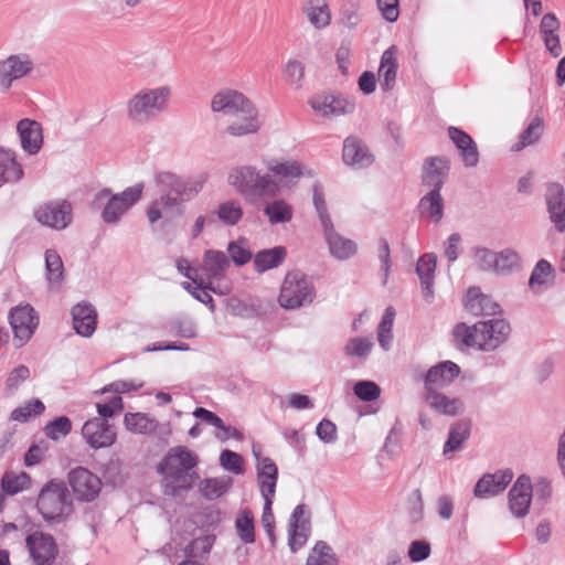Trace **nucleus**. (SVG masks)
I'll list each match as a JSON object with an SVG mask.
<instances>
[{
    "mask_svg": "<svg viewBox=\"0 0 565 565\" xmlns=\"http://www.w3.org/2000/svg\"><path fill=\"white\" fill-rule=\"evenodd\" d=\"M211 110L230 120L226 132L233 137L256 134L262 127L255 105L236 89L223 88L214 94Z\"/></svg>",
    "mask_w": 565,
    "mask_h": 565,
    "instance_id": "nucleus-1",
    "label": "nucleus"
},
{
    "mask_svg": "<svg viewBox=\"0 0 565 565\" xmlns=\"http://www.w3.org/2000/svg\"><path fill=\"white\" fill-rule=\"evenodd\" d=\"M171 97L168 85L143 87L126 102V118L135 126L151 124L168 110Z\"/></svg>",
    "mask_w": 565,
    "mask_h": 565,
    "instance_id": "nucleus-2",
    "label": "nucleus"
},
{
    "mask_svg": "<svg viewBox=\"0 0 565 565\" xmlns=\"http://www.w3.org/2000/svg\"><path fill=\"white\" fill-rule=\"evenodd\" d=\"M36 510L50 526L65 523L73 513V501L66 484L56 479L47 481L40 490Z\"/></svg>",
    "mask_w": 565,
    "mask_h": 565,
    "instance_id": "nucleus-3",
    "label": "nucleus"
},
{
    "mask_svg": "<svg viewBox=\"0 0 565 565\" xmlns=\"http://www.w3.org/2000/svg\"><path fill=\"white\" fill-rule=\"evenodd\" d=\"M143 189L142 182L116 193L109 188L102 189L97 193V200L107 199L100 212L102 221L107 225H118L122 217L141 200Z\"/></svg>",
    "mask_w": 565,
    "mask_h": 565,
    "instance_id": "nucleus-4",
    "label": "nucleus"
},
{
    "mask_svg": "<svg viewBox=\"0 0 565 565\" xmlns=\"http://www.w3.org/2000/svg\"><path fill=\"white\" fill-rule=\"evenodd\" d=\"M316 288L300 270L288 271L280 288L279 305L288 310H296L313 302Z\"/></svg>",
    "mask_w": 565,
    "mask_h": 565,
    "instance_id": "nucleus-5",
    "label": "nucleus"
},
{
    "mask_svg": "<svg viewBox=\"0 0 565 565\" xmlns=\"http://www.w3.org/2000/svg\"><path fill=\"white\" fill-rule=\"evenodd\" d=\"M33 216L43 226L63 231L73 222V206L66 199H54L38 205Z\"/></svg>",
    "mask_w": 565,
    "mask_h": 565,
    "instance_id": "nucleus-6",
    "label": "nucleus"
},
{
    "mask_svg": "<svg viewBox=\"0 0 565 565\" xmlns=\"http://www.w3.org/2000/svg\"><path fill=\"white\" fill-rule=\"evenodd\" d=\"M9 323L14 334L17 348L23 347L39 327V316L30 303H20L10 309Z\"/></svg>",
    "mask_w": 565,
    "mask_h": 565,
    "instance_id": "nucleus-7",
    "label": "nucleus"
},
{
    "mask_svg": "<svg viewBox=\"0 0 565 565\" xmlns=\"http://www.w3.org/2000/svg\"><path fill=\"white\" fill-rule=\"evenodd\" d=\"M199 463L198 456L184 446L171 448L164 460L159 465V471L167 473L174 482H179L186 472Z\"/></svg>",
    "mask_w": 565,
    "mask_h": 565,
    "instance_id": "nucleus-8",
    "label": "nucleus"
},
{
    "mask_svg": "<svg viewBox=\"0 0 565 565\" xmlns=\"http://www.w3.org/2000/svg\"><path fill=\"white\" fill-rule=\"evenodd\" d=\"M233 185L252 204L275 198L279 193L277 179H235Z\"/></svg>",
    "mask_w": 565,
    "mask_h": 565,
    "instance_id": "nucleus-9",
    "label": "nucleus"
},
{
    "mask_svg": "<svg viewBox=\"0 0 565 565\" xmlns=\"http://www.w3.org/2000/svg\"><path fill=\"white\" fill-rule=\"evenodd\" d=\"M68 483L75 498L82 502L95 500L102 490L100 479L84 467H77L70 471Z\"/></svg>",
    "mask_w": 565,
    "mask_h": 565,
    "instance_id": "nucleus-10",
    "label": "nucleus"
},
{
    "mask_svg": "<svg viewBox=\"0 0 565 565\" xmlns=\"http://www.w3.org/2000/svg\"><path fill=\"white\" fill-rule=\"evenodd\" d=\"M26 547L35 565H53L58 554V547L51 534L33 532L25 540Z\"/></svg>",
    "mask_w": 565,
    "mask_h": 565,
    "instance_id": "nucleus-11",
    "label": "nucleus"
},
{
    "mask_svg": "<svg viewBox=\"0 0 565 565\" xmlns=\"http://www.w3.org/2000/svg\"><path fill=\"white\" fill-rule=\"evenodd\" d=\"M481 347L480 351H493L503 344L511 332L510 323L505 319H489L477 322Z\"/></svg>",
    "mask_w": 565,
    "mask_h": 565,
    "instance_id": "nucleus-12",
    "label": "nucleus"
},
{
    "mask_svg": "<svg viewBox=\"0 0 565 565\" xmlns=\"http://www.w3.org/2000/svg\"><path fill=\"white\" fill-rule=\"evenodd\" d=\"M533 495V486L527 475H520L508 493L509 509L513 516L527 515Z\"/></svg>",
    "mask_w": 565,
    "mask_h": 565,
    "instance_id": "nucleus-13",
    "label": "nucleus"
},
{
    "mask_svg": "<svg viewBox=\"0 0 565 565\" xmlns=\"http://www.w3.org/2000/svg\"><path fill=\"white\" fill-rule=\"evenodd\" d=\"M82 435L94 449L110 447L116 441V431L108 420L90 418L82 427Z\"/></svg>",
    "mask_w": 565,
    "mask_h": 565,
    "instance_id": "nucleus-14",
    "label": "nucleus"
},
{
    "mask_svg": "<svg viewBox=\"0 0 565 565\" xmlns=\"http://www.w3.org/2000/svg\"><path fill=\"white\" fill-rule=\"evenodd\" d=\"M256 460L257 481L262 497H275L278 481V467L269 457L262 456L259 446H253Z\"/></svg>",
    "mask_w": 565,
    "mask_h": 565,
    "instance_id": "nucleus-15",
    "label": "nucleus"
},
{
    "mask_svg": "<svg viewBox=\"0 0 565 565\" xmlns=\"http://www.w3.org/2000/svg\"><path fill=\"white\" fill-rule=\"evenodd\" d=\"M309 105L318 115L323 117L351 114L355 105L342 95L319 93L309 99Z\"/></svg>",
    "mask_w": 565,
    "mask_h": 565,
    "instance_id": "nucleus-16",
    "label": "nucleus"
},
{
    "mask_svg": "<svg viewBox=\"0 0 565 565\" xmlns=\"http://www.w3.org/2000/svg\"><path fill=\"white\" fill-rule=\"evenodd\" d=\"M513 479L510 468L497 470L493 473H484L476 482L473 495L478 499H487L502 493Z\"/></svg>",
    "mask_w": 565,
    "mask_h": 565,
    "instance_id": "nucleus-17",
    "label": "nucleus"
},
{
    "mask_svg": "<svg viewBox=\"0 0 565 565\" xmlns=\"http://www.w3.org/2000/svg\"><path fill=\"white\" fill-rule=\"evenodd\" d=\"M34 63L26 54H12L0 63V86L10 88L12 83L32 72Z\"/></svg>",
    "mask_w": 565,
    "mask_h": 565,
    "instance_id": "nucleus-18",
    "label": "nucleus"
},
{
    "mask_svg": "<svg viewBox=\"0 0 565 565\" xmlns=\"http://www.w3.org/2000/svg\"><path fill=\"white\" fill-rule=\"evenodd\" d=\"M545 202L550 221L558 233L565 232V190L557 182H551L546 186Z\"/></svg>",
    "mask_w": 565,
    "mask_h": 565,
    "instance_id": "nucleus-19",
    "label": "nucleus"
},
{
    "mask_svg": "<svg viewBox=\"0 0 565 565\" xmlns=\"http://www.w3.org/2000/svg\"><path fill=\"white\" fill-rule=\"evenodd\" d=\"M21 148L30 156L38 154L43 147V129L39 121L23 118L17 124Z\"/></svg>",
    "mask_w": 565,
    "mask_h": 565,
    "instance_id": "nucleus-20",
    "label": "nucleus"
},
{
    "mask_svg": "<svg viewBox=\"0 0 565 565\" xmlns=\"http://www.w3.org/2000/svg\"><path fill=\"white\" fill-rule=\"evenodd\" d=\"M460 374V367L452 361H443L431 366L424 377L425 393L448 386Z\"/></svg>",
    "mask_w": 565,
    "mask_h": 565,
    "instance_id": "nucleus-21",
    "label": "nucleus"
},
{
    "mask_svg": "<svg viewBox=\"0 0 565 565\" xmlns=\"http://www.w3.org/2000/svg\"><path fill=\"white\" fill-rule=\"evenodd\" d=\"M342 159L348 166L366 168L373 163L374 156L362 139L349 136L343 141Z\"/></svg>",
    "mask_w": 565,
    "mask_h": 565,
    "instance_id": "nucleus-22",
    "label": "nucleus"
},
{
    "mask_svg": "<svg viewBox=\"0 0 565 565\" xmlns=\"http://www.w3.org/2000/svg\"><path fill=\"white\" fill-rule=\"evenodd\" d=\"M71 313L75 332L83 338L92 337L97 327V312L94 306L82 301L72 308Z\"/></svg>",
    "mask_w": 565,
    "mask_h": 565,
    "instance_id": "nucleus-23",
    "label": "nucleus"
},
{
    "mask_svg": "<svg viewBox=\"0 0 565 565\" xmlns=\"http://www.w3.org/2000/svg\"><path fill=\"white\" fill-rule=\"evenodd\" d=\"M182 201L173 194L170 190L162 194L158 200H154L150 203V205L146 210V215L148 222L153 225L156 224L163 215L175 214L182 215Z\"/></svg>",
    "mask_w": 565,
    "mask_h": 565,
    "instance_id": "nucleus-24",
    "label": "nucleus"
},
{
    "mask_svg": "<svg viewBox=\"0 0 565 565\" xmlns=\"http://www.w3.org/2000/svg\"><path fill=\"white\" fill-rule=\"evenodd\" d=\"M448 136L459 151V157L466 167H476L479 161L477 143L463 130L450 126Z\"/></svg>",
    "mask_w": 565,
    "mask_h": 565,
    "instance_id": "nucleus-25",
    "label": "nucleus"
},
{
    "mask_svg": "<svg viewBox=\"0 0 565 565\" xmlns=\"http://www.w3.org/2000/svg\"><path fill=\"white\" fill-rule=\"evenodd\" d=\"M466 298L465 308L473 316H495L501 312L493 298L482 294L478 287H470Z\"/></svg>",
    "mask_w": 565,
    "mask_h": 565,
    "instance_id": "nucleus-26",
    "label": "nucleus"
},
{
    "mask_svg": "<svg viewBox=\"0 0 565 565\" xmlns=\"http://www.w3.org/2000/svg\"><path fill=\"white\" fill-rule=\"evenodd\" d=\"M326 241L329 246L331 256L339 260H345L356 254V243L350 238H345L335 232L333 223L329 227H322Z\"/></svg>",
    "mask_w": 565,
    "mask_h": 565,
    "instance_id": "nucleus-27",
    "label": "nucleus"
},
{
    "mask_svg": "<svg viewBox=\"0 0 565 565\" xmlns=\"http://www.w3.org/2000/svg\"><path fill=\"white\" fill-rule=\"evenodd\" d=\"M443 184V179H437L434 188L418 203L419 214L430 217L435 223H438L444 215V200L440 194Z\"/></svg>",
    "mask_w": 565,
    "mask_h": 565,
    "instance_id": "nucleus-28",
    "label": "nucleus"
},
{
    "mask_svg": "<svg viewBox=\"0 0 565 565\" xmlns=\"http://www.w3.org/2000/svg\"><path fill=\"white\" fill-rule=\"evenodd\" d=\"M397 62L395 57V46L385 50L381 56L379 68V81L384 92L391 90L396 82Z\"/></svg>",
    "mask_w": 565,
    "mask_h": 565,
    "instance_id": "nucleus-29",
    "label": "nucleus"
},
{
    "mask_svg": "<svg viewBox=\"0 0 565 565\" xmlns=\"http://www.w3.org/2000/svg\"><path fill=\"white\" fill-rule=\"evenodd\" d=\"M470 433L471 420L468 418L459 419L451 424L447 440L444 444V455L460 450L463 444L469 439Z\"/></svg>",
    "mask_w": 565,
    "mask_h": 565,
    "instance_id": "nucleus-30",
    "label": "nucleus"
},
{
    "mask_svg": "<svg viewBox=\"0 0 565 565\" xmlns=\"http://www.w3.org/2000/svg\"><path fill=\"white\" fill-rule=\"evenodd\" d=\"M286 255L287 249L284 246L262 249L253 258L254 269L256 273L263 274L269 269L277 268L285 260Z\"/></svg>",
    "mask_w": 565,
    "mask_h": 565,
    "instance_id": "nucleus-31",
    "label": "nucleus"
},
{
    "mask_svg": "<svg viewBox=\"0 0 565 565\" xmlns=\"http://www.w3.org/2000/svg\"><path fill=\"white\" fill-rule=\"evenodd\" d=\"M263 163L274 177H307L310 171L297 160L279 161L275 158H264Z\"/></svg>",
    "mask_w": 565,
    "mask_h": 565,
    "instance_id": "nucleus-32",
    "label": "nucleus"
},
{
    "mask_svg": "<svg viewBox=\"0 0 565 565\" xmlns=\"http://www.w3.org/2000/svg\"><path fill=\"white\" fill-rule=\"evenodd\" d=\"M230 266V259L224 252L207 249L204 252L202 269L209 279H221Z\"/></svg>",
    "mask_w": 565,
    "mask_h": 565,
    "instance_id": "nucleus-33",
    "label": "nucleus"
},
{
    "mask_svg": "<svg viewBox=\"0 0 565 565\" xmlns=\"http://www.w3.org/2000/svg\"><path fill=\"white\" fill-rule=\"evenodd\" d=\"M437 258L434 254H425L419 257L416 265V273L419 277L424 297L428 299L433 297L434 290V279H435V270H436Z\"/></svg>",
    "mask_w": 565,
    "mask_h": 565,
    "instance_id": "nucleus-34",
    "label": "nucleus"
},
{
    "mask_svg": "<svg viewBox=\"0 0 565 565\" xmlns=\"http://www.w3.org/2000/svg\"><path fill=\"white\" fill-rule=\"evenodd\" d=\"M494 257V274L498 276H509L522 269V258L513 248L495 252Z\"/></svg>",
    "mask_w": 565,
    "mask_h": 565,
    "instance_id": "nucleus-35",
    "label": "nucleus"
},
{
    "mask_svg": "<svg viewBox=\"0 0 565 565\" xmlns=\"http://www.w3.org/2000/svg\"><path fill=\"white\" fill-rule=\"evenodd\" d=\"M425 401L434 411L446 416H456L462 407L459 398H449L437 391L426 392Z\"/></svg>",
    "mask_w": 565,
    "mask_h": 565,
    "instance_id": "nucleus-36",
    "label": "nucleus"
},
{
    "mask_svg": "<svg viewBox=\"0 0 565 565\" xmlns=\"http://www.w3.org/2000/svg\"><path fill=\"white\" fill-rule=\"evenodd\" d=\"M480 333L477 330V323L472 327H469L465 322L457 323L452 330V339L457 349H470L476 348L480 350L481 340L479 338Z\"/></svg>",
    "mask_w": 565,
    "mask_h": 565,
    "instance_id": "nucleus-37",
    "label": "nucleus"
},
{
    "mask_svg": "<svg viewBox=\"0 0 565 565\" xmlns=\"http://www.w3.org/2000/svg\"><path fill=\"white\" fill-rule=\"evenodd\" d=\"M231 477L205 478L200 482V492L206 500L213 501L221 498L232 487Z\"/></svg>",
    "mask_w": 565,
    "mask_h": 565,
    "instance_id": "nucleus-38",
    "label": "nucleus"
},
{
    "mask_svg": "<svg viewBox=\"0 0 565 565\" xmlns=\"http://www.w3.org/2000/svg\"><path fill=\"white\" fill-rule=\"evenodd\" d=\"M306 565H339V561L327 542L317 541L308 554Z\"/></svg>",
    "mask_w": 565,
    "mask_h": 565,
    "instance_id": "nucleus-39",
    "label": "nucleus"
},
{
    "mask_svg": "<svg viewBox=\"0 0 565 565\" xmlns=\"http://www.w3.org/2000/svg\"><path fill=\"white\" fill-rule=\"evenodd\" d=\"M46 279L51 286H60L64 278V266L61 256L55 249L45 250Z\"/></svg>",
    "mask_w": 565,
    "mask_h": 565,
    "instance_id": "nucleus-40",
    "label": "nucleus"
},
{
    "mask_svg": "<svg viewBox=\"0 0 565 565\" xmlns=\"http://www.w3.org/2000/svg\"><path fill=\"white\" fill-rule=\"evenodd\" d=\"M124 425L134 434L147 435L156 429V422L143 413H126Z\"/></svg>",
    "mask_w": 565,
    "mask_h": 565,
    "instance_id": "nucleus-41",
    "label": "nucleus"
},
{
    "mask_svg": "<svg viewBox=\"0 0 565 565\" xmlns=\"http://www.w3.org/2000/svg\"><path fill=\"white\" fill-rule=\"evenodd\" d=\"M308 4L307 17L315 28L322 29L330 24L331 17L326 0H308Z\"/></svg>",
    "mask_w": 565,
    "mask_h": 565,
    "instance_id": "nucleus-42",
    "label": "nucleus"
},
{
    "mask_svg": "<svg viewBox=\"0 0 565 565\" xmlns=\"http://www.w3.org/2000/svg\"><path fill=\"white\" fill-rule=\"evenodd\" d=\"M271 225L290 222L294 215L292 206L284 200H275L264 207Z\"/></svg>",
    "mask_w": 565,
    "mask_h": 565,
    "instance_id": "nucleus-43",
    "label": "nucleus"
},
{
    "mask_svg": "<svg viewBox=\"0 0 565 565\" xmlns=\"http://www.w3.org/2000/svg\"><path fill=\"white\" fill-rule=\"evenodd\" d=\"M544 130L543 119L535 117L529 124V126L520 135L519 141L512 147V150L520 151L525 147L536 143Z\"/></svg>",
    "mask_w": 565,
    "mask_h": 565,
    "instance_id": "nucleus-44",
    "label": "nucleus"
},
{
    "mask_svg": "<svg viewBox=\"0 0 565 565\" xmlns=\"http://www.w3.org/2000/svg\"><path fill=\"white\" fill-rule=\"evenodd\" d=\"M235 527L239 540L244 544H252L255 542V523L250 510L244 509L239 512L235 520Z\"/></svg>",
    "mask_w": 565,
    "mask_h": 565,
    "instance_id": "nucleus-45",
    "label": "nucleus"
},
{
    "mask_svg": "<svg viewBox=\"0 0 565 565\" xmlns=\"http://www.w3.org/2000/svg\"><path fill=\"white\" fill-rule=\"evenodd\" d=\"M0 177H23V168L15 151L0 146Z\"/></svg>",
    "mask_w": 565,
    "mask_h": 565,
    "instance_id": "nucleus-46",
    "label": "nucleus"
},
{
    "mask_svg": "<svg viewBox=\"0 0 565 565\" xmlns=\"http://www.w3.org/2000/svg\"><path fill=\"white\" fill-rule=\"evenodd\" d=\"M363 19L362 8L358 1H347L340 8L339 23L350 30L355 29Z\"/></svg>",
    "mask_w": 565,
    "mask_h": 565,
    "instance_id": "nucleus-47",
    "label": "nucleus"
},
{
    "mask_svg": "<svg viewBox=\"0 0 565 565\" xmlns=\"http://www.w3.org/2000/svg\"><path fill=\"white\" fill-rule=\"evenodd\" d=\"M243 209L235 200L221 203L216 210L217 218L226 226H235L243 217Z\"/></svg>",
    "mask_w": 565,
    "mask_h": 565,
    "instance_id": "nucleus-48",
    "label": "nucleus"
},
{
    "mask_svg": "<svg viewBox=\"0 0 565 565\" xmlns=\"http://www.w3.org/2000/svg\"><path fill=\"white\" fill-rule=\"evenodd\" d=\"M203 183L201 181L190 182L189 179H173L170 184V191L175 194L179 200L186 202L193 199L201 190Z\"/></svg>",
    "mask_w": 565,
    "mask_h": 565,
    "instance_id": "nucleus-49",
    "label": "nucleus"
},
{
    "mask_svg": "<svg viewBox=\"0 0 565 565\" xmlns=\"http://www.w3.org/2000/svg\"><path fill=\"white\" fill-rule=\"evenodd\" d=\"M214 541V535L195 537L185 546L184 554L192 559L204 558L211 552Z\"/></svg>",
    "mask_w": 565,
    "mask_h": 565,
    "instance_id": "nucleus-50",
    "label": "nucleus"
},
{
    "mask_svg": "<svg viewBox=\"0 0 565 565\" xmlns=\"http://www.w3.org/2000/svg\"><path fill=\"white\" fill-rule=\"evenodd\" d=\"M45 411V405L39 398H32L23 406L14 408L10 414V419L25 423L32 417L41 415Z\"/></svg>",
    "mask_w": 565,
    "mask_h": 565,
    "instance_id": "nucleus-51",
    "label": "nucleus"
},
{
    "mask_svg": "<svg viewBox=\"0 0 565 565\" xmlns=\"http://www.w3.org/2000/svg\"><path fill=\"white\" fill-rule=\"evenodd\" d=\"M312 200L321 226L330 228L332 220L327 209L324 190L320 182H316L312 186Z\"/></svg>",
    "mask_w": 565,
    "mask_h": 565,
    "instance_id": "nucleus-52",
    "label": "nucleus"
},
{
    "mask_svg": "<svg viewBox=\"0 0 565 565\" xmlns=\"http://www.w3.org/2000/svg\"><path fill=\"white\" fill-rule=\"evenodd\" d=\"M227 253L231 260L239 267L246 265L254 258L252 250L247 246L246 238L243 237L237 241L230 242L227 245Z\"/></svg>",
    "mask_w": 565,
    "mask_h": 565,
    "instance_id": "nucleus-53",
    "label": "nucleus"
},
{
    "mask_svg": "<svg viewBox=\"0 0 565 565\" xmlns=\"http://www.w3.org/2000/svg\"><path fill=\"white\" fill-rule=\"evenodd\" d=\"M310 534V520H302L300 527H288V546L292 553L302 548Z\"/></svg>",
    "mask_w": 565,
    "mask_h": 565,
    "instance_id": "nucleus-54",
    "label": "nucleus"
},
{
    "mask_svg": "<svg viewBox=\"0 0 565 565\" xmlns=\"http://www.w3.org/2000/svg\"><path fill=\"white\" fill-rule=\"evenodd\" d=\"M30 477L25 472L18 476L6 473L1 479V489L4 494L14 495L28 488Z\"/></svg>",
    "mask_w": 565,
    "mask_h": 565,
    "instance_id": "nucleus-55",
    "label": "nucleus"
},
{
    "mask_svg": "<svg viewBox=\"0 0 565 565\" xmlns=\"http://www.w3.org/2000/svg\"><path fill=\"white\" fill-rule=\"evenodd\" d=\"M450 170V160L447 157L427 158L423 166L424 177H446Z\"/></svg>",
    "mask_w": 565,
    "mask_h": 565,
    "instance_id": "nucleus-56",
    "label": "nucleus"
},
{
    "mask_svg": "<svg viewBox=\"0 0 565 565\" xmlns=\"http://www.w3.org/2000/svg\"><path fill=\"white\" fill-rule=\"evenodd\" d=\"M72 430V422L67 416H58L47 423L44 427L46 437L57 440L60 437L68 435Z\"/></svg>",
    "mask_w": 565,
    "mask_h": 565,
    "instance_id": "nucleus-57",
    "label": "nucleus"
},
{
    "mask_svg": "<svg viewBox=\"0 0 565 565\" xmlns=\"http://www.w3.org/2000/svg\"><path fill=\"white\" fill-rule=\"evenodd\" d=\"M407 518L412 524H416L423 520L424 516V503L422 491L415 489L407 498L406 501Z\"/></svg>",
    "mask_w": 565,
    "mask_h": 565,
    "instance_id": "nucleus-58",
    "label": "nucleus"
},
{
    "mask_svg": "<svg viewBox=\"0 0 565 565\" xmlns=\"http://www.w3.org/2000/svg\"><path fill=\"white\" fill-rule=\"evenodd\" d=\"M373 343L367 338L355 337L351 338L344 348L345 354L349 356H356L364 360L371 353Z\"/></svg>",
    "mask_w": 565,
    "mask_h": 565,
    "instance_id": "nucleus-59",
    "label": "nucleus"
},
{
    "mask_svg": "<svg viewBox=\"0 0 565 565\" xmlns=\"http://www.w3.org/2000/svg\"><path fill=\"white\" fill-rule=\"evenodd\" d=\"M354 395L363 402H373L381 395V387L373 381L362 380L353 386Z\"/></svg>",
    "mask_w": 565,
    "mask_h": 565,
    "instance_id": "nucleus-60",
    "label": "nucleus"
},
{
    "mask_svg": "<svg viewBox=\"0 0 565 565\" xmlns=\"http://www.w3.org/2000/svg\"><path fill=\"white\" fill-rule=\"evenodd\" d=\"M275 497H263L264 499V508H263V514H262V525L270 541L271 545H275L276 543V535H275V516L273 513V503H274Z\"/></svg>",
    "mask_w": 565,
    "mask_h": 565,
    "instance_id": "nucleus-61",
    "label": "nucleus"
},
{
    "mask_svg": "<svg viewBox=\"0 0 565 565\" xmlns=\"http://www.w3.org/2000/svg\"><path fill=\"white\" fill-rule=\"evenodd\" d=\"M552 265L546 259H540L530 275L529 287L533 289L536 286L546 284L547 278L552 276Z\"/></svg>",
    "mask_w": 565,
    "mask_h": 565,
    "instance_id": "nucleus-62",
    "label": "nucleus"
},
{
    "mask_svg": "<svg viewBox=\"0 0 565 565\" xmlns=\"http://www.w3.org/2000/svg\"><path fill=\"white\" fill-rule=\"evenodd\" d=\"M220 463L225 470L231 471L235 475L243 473L244 471L243 457L239 454L230 449H224L221 452Z\"/></svg>",
    "mask_w": 565,
    "mask_h": 565,
    "instance_id": "nucleus-63",
    "label": "nucleus"
},
{
    "mask_svg": "<svg viewBox=\"0 0 565 565\" xmlns=\"http://www.w3.org/2000/svg\"><path fill=\"white\" fill-rule=\"evenodd\" d=\"M284 75L290 85L299 88L305 75V66L300 61L290 60L284 67Z\"/></svg>",
    "mask_w": 565,
    "mask_h": 565,
    "instance_id": "nucleus-64",
    "label": "nucleus"
}]
</instances>
